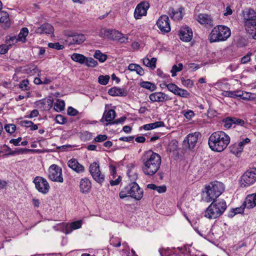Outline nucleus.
Returning <instances> with one entry per match:
<instances>
[{"mask_svg":"<svg viewBox=\"0 0 256 256\" xmlns=\"http://www.w3.org/2000/svg\"><path fill=\"white\" fill-rule=\"evenodd\" d=\"M230 29L224 26L219 25L215 26L212 30L209 36L210 42H215L224 41L227 40L230 36Z\"/></svg>","mask_w":256,"mask_h":256,"instance_id":"obj_6","label":"nucleus"},{"mask_svg":"<svg viewBox=\"0 0 256 256\" xmlns=\"http://www.w3.org/2000/svg\"><path fill=\"white\" fill-rule=\"evenodd\" d=\"M182 84L186 86H191L193 85V82L190 79L185 80L184 78H180Z\"/></svg>","mask_w":256,"mask_h":256,"instance_id":"obj_53","label":"nucleus"},{"mask_svg":"<svg viewBox=\"0 0 256 256\" xmlns=\"http://www.w3.org/2000/svg\"><path fill=\"white\" fill-rule=\"evenodd\" d=\"M108 138V136L106 134H98L94 139L95 142H104Z\"/></svg>","mask_w":256,"mask_h":256,"instance_id":"obj_52","label":"nucleus"},{"mask_svg":"<svg viewBox=\"0 0 256 256\" xmlns=\"http://www.w3.org/2000/svg\"><path fill=\"white\" fill-rule=\"evenodd\" d=\"M110 29H105L102 28L100 30L99 36L100 37L104 38H109L110 37Z\"/></svg>","mask_w":256,"mask_h":256,"instance_id":"obj_47","label":"nucleus"},{"mask_svg":"<svg viewBox=\"0 0 256 256\" xmlns=\"http://www.w3.org/2000/svg\"><path fill=\"white\" fill-rule=\"evenodd\" d=\"M78 112L76 110L72 107H69L68 108V114L70 116H75L77 115Z\"/></svg>","mask_w":256,"mask_h":256,"instance_id":"obj_57","label":"nucleus"},{"mask_svg":"<svg viewBox=\"0 0 256 256\" xmlns=\"http://www.w3.org/2000/svg\"><path fill=\"white\" fill-rule=\"evenodd\" d=\"M54 32V28L53 26L48 23L44 24L36 30V32L40 34H52Z\"/></svg>","mask_w":256,"mask_h":256,"instance_id":"obj_22","label":"nucleus"},{"mask_svg":"<svg viewBox=\"0 0 256 256\" xmlns=\"http://www.w3.org/2000/svg\"><path fill=\"white\" fill-rule=\"evenodd\" d=\"M175 95L178 96L182 98H187L190 96V94L188 90L179 88Z\"/></svg>","mask_w":256,"mask_h":256,"instance_id":"obj_39","label":"nucleus"},{"mask_svg":"<svg viewBox=\"0 0 256 256\" xmlns=\"http://www.w3.org/2000/svg\"><path fill=\"white\" fill-rule=\"evenodd\" d=\"M54 106L56 111H62L64 108L65 103L64 100H57L56 102L54 104Z\"/></svg>","mask_w":256,"mask_h":256,"instance_id":"obj_37","label":"nucleus"},{"mask_svg":"<svg viewBox=\"0 0 256 256\" xmlns=\"http://www.w3.org/2000/svg\"><path fill=\"white\" fill-rule=\"evenodd\" d=\"M232 120L234 124H238L242 126L244 124V120L242 119L238 118L236 117H232Z\"/></svg>","mask_w":256,"mask_h":256,"instance_id":"obj_56","label":"nucleus"},{"mask_svg":"<svg viewBox=\"0 0 256 256\" xmlns=\"http://www.w3.org/2000/svg\"><path fill=\"white\" fill-rule=\"evenodd\" d=\"M149 98L152 102H163L170 100L168 96L162 92H154L149 95Z\"/></svg>","mask_w":256,"mask_h":256,"instance_id":"obj_14","label":"nucleus"},{"mask_svg":"<svg viewBox=\"0 0 256 256\" xmlns=\"http://www.w3.org/2000/svg\"><path fill=\"white\" fill-rule=\"evenodd\" d=\"M141 160L142 172L148 176L155 174L159 170L162 162L160 156L151 150L145 151L142 156Z\"/></svg>","mask_w":256,"mask_h":256,"instance_id":"obj_1","label":"nucleus"},{"mask_svg":"<svg viewBox=\"0 0 256 256\" xmlns=\"http://www.w3.org/2000/svg\"><path fill=\"white\" fill-rule=\"evenodd\" d=\"M149 6L148 2H142L138 4L134 12L135 18L140 19L142 16H146Z\"/></svg>","mask_w":256,"mask_h":256,"instance_id":"obj_12","label":"nucleus"},{"mask_svg":"<svg viewBox=\"0 0 256 256\" xmlns=\"http://www.w3.org/2000/svg\"><path fill=\"white\" fill-rule=\"evenodd\" d=\"M48 46L50 48H54L57 50H62L64 48V46L62 44H60L59 42L48 43Z\"/></svg>","mask_w":256,"mask_h":256,"instance_id":"obj_48","label":"nucleus"},{"mask_svg":"<svg viewBox=\"0 0 256 256\" xmlns=\"http://www.w3.org/2000/svg\"><path fill=\"white\" fill-rule=\"evenodd\" d=\"M147 188H148L156 190L157 191L159 194H162L166 192V187L165 185H163L162 186H158L154 184H148Z\"/></svg>","mask_w":256,"mask_h":256,"instance_id":"obj_28","label":"nucleus"},{"mask_svg":"<svg viewBox=\"0 0 256 256\" xmlns=\"http://www.w3.org/2000/svg\"><path fill=\"white\" fill-rule=\"evenodd\" d=\"M32 124V122L29 120H22L20 122V125L23 126L30 128Z\"/></svg>","mask_w":256,"mask_h":256,"instance_id":"obj_63","label":"nucleus"},{"mask_svg":"<svg viewBox=\"0 0 256 256\" xmlns=\"http://www.w3.org/2000/svg\"><path fill=\"white\" fill-rule=\"evenodd\" d=\"M224 126L226 128H230L234 124L232 117H228L222 120Z\"/></svg>","mask_w":256,"mask_h":256,"instance_id":"obj_40","label":"nucleus"},{"mask_svg":"<svg viewBox=\"0 0 256 256\" xmlns=\"http://www.w3.org/2000/svg\"><path fill=\"white\" fill-rule=\"evenodd\" d=\"M224 190V186L222 183L219 182H212L206 186L204 191L203 192L202 198L207 202L216 200Z\"/></svg>","mask_w":256,"mask_h":256,"instance_id":"obj_4","label":"nucleus"},{"mask_svg":"<svg viewBox=\"0 0 256 256\" xmlns=\"http://www.w3.org/2000/svg\"><path fill=\"white\" fill-rule=\"evenodd\" d=\"M29 82L27 80H22L19 86V88L23 90L28 89Z\"/></svg>","mask_w":256,"mask_h":256,"instance_id":"obj_50","label":"nucleus"},{"mask_svg":"<svg viewBox=\"0 0 256 256\" xmlns=\"http://www.w3.org/2000/svg\"><path fill=\"white\" fill-rule=\"evenodd\" d=\"M129 178L132 182L122 189L120 192V198L130 196L135 200H140L143 196L144 192L138 184L135 182L137 179L136 172L129 171L128 173Z\"/></svg>","mask_w":256,"mask_h":256,"instance_id":"obj_2","label":"nucleus"},{"mask_svg":"<svg viewBox=\"0 0 256 256\" xmlns=\"http://www.w3.org/2000/svg\"><path fill=\"white\" fill-rule=\"evenodd\" d=\"M244 204L245 206L248 208H252L256 206L254 202V198H252V196L250 194L247 196L244 201Z\"/></svg>","mask_w":256,"mask_h":256,"instance_id":"obj_34","label":"nucleus"},{"mask_svg":"<svg viewBox=\"0 0 256 256\" xmlns=\"http://www.w3.org/2000/svg\"><path fill=\"white\" fill-rule=\"evenodd\" d=\"M121 180H122V178L120 176H118V178H116L115 180H111L110 181V184L112 186H117L120 184V182Z\"/></svg>","mask_w":256,"mask_h":256,"instance_id":"obj_60","label":"nucleus"},{"mask_svg":"<svg viewBox=\"0 0 256 256\" xmlns=\"http://www.w3.org/2000/svg\"><path fill=\"white\" fill-rule=\"evenodd\" d=\"M152 129L155 128L163 126H164V122H156L154 123H151Z\"/></svg>","mask_w":256,"mask_h":256,"instance_id":"obj_61","label":"nucleus"},{"mask_svg":"<svg viewBox=\"0 0 256 256\" xmlns=\"http://www.w3.org/2000/svg\"><path fill=\"white\" fill-rule=\"evenodd\" d=\"M86 65L90 67H95L98 65V62L92 58H86L84 62Z\"/></svg>","mask_w":256,"mask_h":256,"instance_id":"obj_42","label":"nucleus"},{"mask_svg":"<svg viewBox=\"0 0 256 256\" xmlns=\"http://www.w3.org/2000/svg\"><path fill=\"white\" fill-rule=\"evenodd\" d=\"M89 172L92 178L98 183L102 184L104 182L105 176L102 174L98 162H94L92 163L89 168Z\"/></svg>","mask_w":256,"mask_h":256,"instance_id":"obj_9","label":"nucleus"},{"mask_svg":"<svg viewBox=\"0 0 256 256\" xmlns=\"http://www.w3.org/2000/svg\"><path fill=\"white\" fill-rule=\"evenodd\" d=\"M18 40L16 36H7L6 37V42L8 46H11L16 43Z\"/></svg>","mask_w":256,"mask_h":256,"instance_id":"obj_41","label":"nucleus"},{"mask_svg":"<svg viewBox=\"0 0 256 256\" xmlns=\"http://www.w3.org/2000/svg\"><path fill=\"white\" fill-rule=\"evenodd\" d=\"M156 60L157 59L156 58H152L150 60L148 58H144L142 60L144 64L152 70L156 68Z\"/></svg>","mask_w":256,"mask_h":256,"instance_id":"obj_27","label":"nucleus"},{"mask_svg":"<svg viewBox=\"0 0 256 256\" xmlns=\"http://www.w3.org/2000/svg\"><path fill=\"white\" fill-rule=\"evenodd\" d=\"M196 20L201 24L204 25L206 28H212L214 26V20L209 16L206 14H200L196 16Z\"/></svg>","mask_w":256,"mask_h":256,"instance_id":"obj_13","label":"nucleus"},{"mask_svg":"<svg viewBox=\"0 0 256 256\" xmlns=\"http://www.w3.org/2000/svg\"><path fill=\"white\" fill-rule=\"evenodd\" d=\"M22 138L19 137L16 139H12L10 140V142L12 144L15 146H20L19 142L22 140Z\"/></svg>","mask_w":256,"mask_h":256,"instance_id":"obj_64","label":"nucleus"},{"mask_svg":"<svg viewBox=\"0 0 256 256\" xmlns=\"http://www.w3.org/2000/svg\"><path fill=\"white\" fill-rule=\"evenodd\" d=\"M110 37L108 39L115 40L116 38V32H118V30H110Z\"/></svg>","mask_w":256,"mask_h":256,"instance_id":"obj_59","label":"nucleus"},{"mask_svg":"<svg viewBox=\"0 0 256 256\" xmlns=\"http://www.w3.org/2000/svg\"><path fill=\"white\" fill-rule=\"evenodd\" d=\"M110 80L108 76H100L98 78V82L102 85H106Z\"/></svg>","mask_w":256,"mask_h":256,"instance_id":"obj_46","label":"nucleus"},{"mask_svg":"<svg viewBox=\"0 0 256 256\" xmlns=\"http://www.w3.org/2000/svg\"><path fill=\"white\" fill-rule=\"evenodd\" d=\"M183 68V64L181 63H180L177 66L176 65H174L172 66V68L170 70V72L172 73V76L174 77L176 76V72L181 71Z\"/></svg>","mask_w":256,"mask_h":256,"instance_id":"obj_36","label":"nucleus"},{"mask_svg":"<svg viewBox=\"0 0 256 256\" xmlns=\"http://www.w3.org/2000/svg\"><path fill=\"white\" fill-rule=\"evenodd\" d=\"M198 134L194 133V134H189L186 137V139L184 140V142L186 143L188 145L190 149H193L198 142Z\"/></svg>","mask_w":256,"mask_h":256,"instance_id":"obj_23","label":"nucleus"},{"mask_svg":"<svg viewBox=\"0 0 256 256\" xmlns=\"http://www.w3.org/2000/svg\"><path fill=\"white\" fill-rule=\"evenodd\" d=\"M250 55H251L250 54H248L246 56H243L241 58V62H242V64H246V62H250Z\"/></svg>","mask_w":256,"mask_h":256,"instance_id":"obj_62","label":"nucleus"},{"mask_svg":"<svg viewBox=\"0 0 256 256\" xmlns=\"http://www.w3.org/2000/svg\"><path fill=\"white\" fill-rule=\"evenodd\" d=\"M104 116L106 122H110L114 120L116 116V112L113 110H110L106 113H104Z\"/></svg>","mask_w":256,"mask_h":256,"instance_id":"obj_32","label":"nucleus"},{"mask_svg":"<svg viewBox=\"0 0 256 256\" xmlns=\"http://www.w3.org/2000/svg\"><path fill=\"white\" fill-rule=\"evenodd\" d=\"M28 29L26 28H22L20 30V32L19 33L18 36L17 38L18 41H20L23 42H25L26 37L28 36Z\"/></svg>","mask_w":256,"mask_h":256,"instance_id":"obj_33","label":"nucleus"},{"mask_svg":"<svg viewBox=\"0 0 256 256\" xmlns=\"http://www.w3.org/2000/svg\"><path fill=\"white\" fill-rule=\"evenodd\" d=\"M182 114L186 118L189 120H190L194 115V112L192 110H188L186 112H183Z\"/></svg>","mask_w":256,"mask_h":256,"instance_id":"obj_55","label":"nucleus"},{"mask_svg":"<svg viewBox=\"0 0 256 256\" xmlns=\"http://www.w3.org/2000/svg\"><path fill=\"white\" fill-rule=\"evenodd\" d=\"M94 57L98 59L100 62H104L107 58L106 56V54H102L99 50H97L96 51L94 54Z\"/></svg>","mask_w":256,"mask_h":256,"instance_id":"obj_38","label":"nucleus"},{"mask_svg":"<svg viewBox=\"0 0 256 256\" xmlns=\"http://www.w3.org/2000/svg\"><path fill=\"white\" fill-rule=\"evenodd\" d=\"M230 148V152L236 156L240 154L243 150L242 148L239 145V143L231 146Z\"/></svg>","mask_w":256,"mask_h":256,"instance_id":"obj_35","label":"nucleus"},{"mask_svg":"<svg viewBox=\"0 0 256 256\" xmlns=\"http://www.w3.org/2000/svg\"><path fill=\"white\" fill-rule=\"evenodd\" d=\"M244 212V208H237L234 209L232 211V214H230L228 215L229 217H232L237 214H241Z\"/></svg>","mask_w":256,"mask_h":256,"instance_id":"obj_54","label":"nucleus"},{"mask_svg":"<svg viewBox=\"0 0 256 256\" xmlns=\"http://www.w3.org/2000/svg\"><path fill=\"white\" fill-rule=\"evenodd\" d=\"M9 20V15L5 11H0V22H6Z\"/></svg>","mask_w":256,"mask_h":256,"instance_id":"obj_43","label":"nucleus"},{"mask_svg":"<svg viewBox=\"0 0 256 256\" xmlns=\"http://www.w3.org/2000/svg\"><path fill=\"white\" fill-rule=\"evenodd\" d=\"M244 26H252V22L256 21V12L252 9L246 10L244 14Z\"/></svg>","mask_w":256,"mask_h":256,"instance_id":"obj_15","label":"nucleus"},{"mask_svg":"<svg viewBox=\"0 0 256 256\" xmlns=\"http://www.w3.org/2000/svg\"><path fill=\"white\" fill-rule=\"evenodd\" d=\"M164 85L170 92H172L174 94L180 88L176 84L172 83L164 84Z\"/></svg>","mask_w":256,"mask_h":256,"instance_id":"obj_45","label":"nucleus"},{"mask_svg":"<svg viewBox=\"0 0 256 256\" xmlns=\"http://www.w3.org/2000/svg\"><path fill=\"white\" fill-rule=\"evenodd\" d=\"M252 26H244L246 30L250 33L254 39H256V21L254 20Z\"/></svg>","mask_w":256,"mask_h":256,"instance_id":"obj_31","label":"nucleus"},{"mask_svg":"<svg viewBox=\"0 0 256 256\" xmlns=\"http://www.w3.org/2000/svg\"><path fill=\"white\" fill-rule=\"evenodd\" d=\"M48 177L53 182H62V169L56 164L51 165L48 170Z\"/></svg>","mask_w":256,"mask_h":256,"instance_id":"obj_8","label":"nucleus"},{"mask_svg":"<svg viewBox=\"0 0 256 256\" xmlns=\"http://www.w3.org/2000/svg\"><path fill=\"white\" fill-rule=\"evenodd\" d=\"M56 121L58 124H64L66 122L67 120L64 116L58 114L56 117Z\"/></svg>","mask_w":256,"mask_h":256,"instance_id":"obj_51","label":"nucleus"},{"mask_svg":"<svg viewBox=\"0 0 256 256\" xmlns=\"http://www.w3.org/2000/svg\"><path fill=\"white\" fill-rule=\"evenodd\" d=\"M156 25L162 33H167L170 31V20L166 15H162L157 20Z\"/></svg>","mask_w":256,"mask_h":256,"instance_id":"obj_11","label":"nucleus"},{"mask_svg":"<svg viewBox=\"0 0 256 256\" xmlns=\"http://www.w3.org/2000/svg\"><path fill=\"white\" fill-rule=\"evenodd\" d=\"M8 50V46L6 44L0 45V54H6Z\"/></svg>","mask_w":256,"mask_h":256,"instance_id":"obj_58","label":"nucleus"},{"mask_svg":"<svg viewBox=\"0 0 256 256\" xmlns=\"http://www.w3.org/2000/svg\"><path fill=\"white\" fill-rule=\"evenodd\" d=\"M86 40L84 34H74L69 35L66 42H68V44H80L82 43Z\"/></svg>","mask_w":256,"mask_h":256,"instance_id":"obj_17","label":"nucleus"},{"mask_svg":"<svg viewBox=\"0 0 256 256\" xmlns=\"http://www.w3.org/2000/svg\"><path fill=\"white\" fill-rule=\"evenodd\" d=\"M92 188L90 180L87 178H82L80 182V192L84 194H88Z\"/></svg>","mask_w":256,"mask_h":256,"instance_id":"obj_19","label":"nucleus"},{"mask_svg":"<svg viewBox=\"0 0 256 256\" xmlns=\"http://www.w3.org/2000/svg\"><path fill=\"white\" fill-rule=\"evenodd\" d=\"M6 130L10 134L14 133L16 129V126L13 124H6L4 126Z\"/></svg>","mask_w":256,"mask_h":256,"instance_id":"obj_49","label":"nucleus"},{"mask_svg":"<svg viewBox=\"0 0 256 256\" xmlns=\"http://www.w3.org/2000/svg\"><path fill=\"white\" fill-rule=\"evenodd\" d=\"M256 182V168H253L246 170L242 176L240 184L242 187H248Z\"/></svg>","mask_w":256,"mask_h":256,"instance_id":"obj_7","label":"nucleus"},{"mask_svg":"<svg viewBox=\"0 0 256 256\" xmlns=\"http://www.w3.org/2000/svg\"><path fill=\"white\" fill-rule=\"evenodd\" d=\"M36 190L43 194H47L50 190V186L47 180L40 176H36L34 180Z\"/></svg>","mask_w":256,"mask_h":256,"instance_id":"obj_10","label":"nucleus"},{"mask_svg":"<svg viewBox=\"0 0 256 256\" xmlns=\"http://www.w3.org/2000/svg\"><path fill=\"white\" fill-rule=\"evenodd\" d=\"M108 93L112 96H125L127 95V92L123 88L114 87L109 90Z\"/></svg>","mask_w":256,"mask_h":256,"instance_id":"obj_25","label":"nucleus"},{"mask_svg":"<svg viewBox=\"0 0 256 256\" xmlns=\"http://www.w3.org/2000/svg\"><path fill=\"white\" fill-rule=\"evenodd\" d=\"M140 86L142 88L148 90L151 92L154 91L156 88V86L154 84L146 81H144L141 82L140 83Z\"/></svg>","mask_w":256,"mask_h":256,"instance_id":"obj_30","label":"nucleus"},{"mask_svg":"<svg viewBox=\"0 0 256 256\" xmlns=\"http://www.w3.org/2000/svg\"><path fill=\"white\" fill-rule=\"evenodd\" d=\"M36 106L42 110H49L52 106L53 100L51 98H44L36 102Z\"/></svg>","mask_w":256,"mask_h":256,"instance_id":"obj_20","label":"nucleus"},{"mask_svg":"<svg viewBox=\"0 0 256 256\" xmlns=\"http://www.w3.org/2000/svg\"><path fill=\"white\" fill-rule=\"evenodd\" d=\"M242 99L250 100H254L255 99V96H254V94H252L250 92H243L242 93Z\"/></svg>","mask_w":256,"mask_h":256,"instance_id":"obj_44","label":"nucleus"},{"mask_svg":"<svg viewBox=\"0 0 256 256\" xmlns=\"http://www.w3.org/2000/svg\"><path fill=\"white\" fill-rule=\"evenodd\" d=\"M226 208V204L224 200H214L206 210L204 216L208 219L216 218L224 213Z\"/></svg>","mask_w":256,"mask_h":256,"instance_id":"obj_5","label":"nucleus"},{"mask_svg":"<svg viewBox=\"0 0 256 256\" xmlns=\"http://www.w3.org/2000/svg\"><path fill=\"white\" fill-rule=\"evenodd\" d=\"M68 166L78 174L83 173L85 171L84 166L80 164L76 158H72L68 162Z\"/></svg>","mask_w":256,"mask_h":256,"instance_id":"obj_16","label":"nucleus"},{"mask_svg":"<svg viewBox=\"0 0 256 256\" xmlns=\"http://www.w3.org/2000/svg\"><path fill=\"white\" fill-rule=\"evenodd\" d=\"M178 249L181 252L182 254V256H196L194 253V250L190 249V246H184L182 248L178 247Z\"/></svg>","mask_w":256,"mask_h":256,"instance_id":"obj_26","label":"nucleus"},{"mask_svg":"<svg viewBox=\"0 0 256 256\" xmlns=\"http://www.w3.org/2000/svg\"><path fill=\"white\" fill-rule=\"evenodd\" d=\"M71 58L74 62L80 64L84 63L86 60V57L83 54L74 53L71 56Z\"/></svg>","mask_w":256,"mask_h":256,"instance_id":"obj_29","label":"nucleus"},{"mask_svg":"<svg viewBox=\"0 0 256 256\" xmlns=\"http://www.w3.org/2000/svg\"><path fill=\"white\" fill-rule=\"evenodd\" d=\"M230 136L223 131L213 132L209 137L208 144L214 152H221L225 150L230 142Z\"/></svg>","mask_w":256,"mask_h":256,"instance_id":"obj_3","label":"nucleus"},{"mask_svg":"<svg viewBox=\"0 0 256 256\" xmlns=\"http://www.w3.org/2000/svg\"><path fill=\"white\" fill-rule=\"evenodd\" d=\"M180 38L181 40L186 42L190 41L192 38V30L188 26L181 28L180 31Z\"/></svg>","mask_w":256,"mask_h":256,"instance_id":"obj_18","label":"nucleus"},{"mask_svg":"<svg viewBox=\"0 0 256 256\" xmlns=\"http://www.w3.org/2000/svg\"><path fill=\"white\" fill-rule=\"evenodd\" d=\"M182 10L183 8H180L177 10H175L173 8H170L168 10V14L172 19L178 21L182 18Z\"/></svg>","mask_w":256,"mask_h":256,"instance_id":"obj_24","label":"nucleus"},{"mask_svg":"<svg viewBox=\"0 0 256 256\" xmlns=\"http://www.w3.org/2000/svg\"><path fill=\"white\" fill-rule=\"evenodd\" d=\"M82 220H78L71 222L70 224H66L64 228V231L66 234L70 233L73 230H77L82 227Z\"/></svg>","mask_w":256,"mask_h":256,"instance_id":"obj_21","label":"nucleus"}]
</instances>
